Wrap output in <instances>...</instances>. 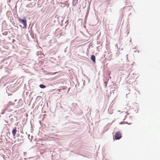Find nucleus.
<instances>
[{
	"label": "nucleus",
	"mask_w": 160,
	"mask_h": 160,
	"mask_svg": "<svg viewBox=\"0 0 160 160\" xmlns=\"http://www.w3.org/2000/svg\"><path fill=\"white\" fill-rule=\"evenodd\" d=\"M39 86L41 88H44L46 87V86L43 84H40Z\"/></svg>",
	"instance_id": "423d86ee"
},
{
	"label": "nucleus",
	"mask_w": 160,
	"mask_h": 160,
	"mask_svg": "<svg viewBox=\"0 0 160 160\" xmlns=\"http://www.w3.org/2000/svg\"><path fill=\"white\" fill-rule=\"evenodd\" d=\"M115 138L116 140L119 139L122 137L121 133L120 132H117L115 134Z\"/></svg>",
	"instance_id": "f257e3e1"
},
{
	"label": "nucleus",
	"mask_w": 160,
	"mask_h": 160,
	"mask_svg": "<svg viewBox=\"0 0 160 160\" xmlns=\"http://www.w3.org/2000/svg\"><path fill=\"white\" fill-rule=\"evenodd\" d=\"M57 73V72L54 73H53V74H56V73Z\"/></svg>",
	"instance_id": "0eeeda50"
},
{
	"label": "nucleus",
	"mask_w": 160,
	"mask_h": 160,
	"mask_svg": "<svg viewBox=\"0 0 160 160\" xmlns=\"http://www.w3.org/2000/svg\"><path fill=\"white\" fill-rule=\"evenodd\" d=\"M33 6V5L32 2H30L27 5L26 7H32Z\"/></svg>",
	"instance_id": "20e7f679"
},
{
	"label": "nucleus",
	"mask_w": 160,
	"mask_h": 160,
	"mask_svg": "<svg viewBox=\"0 0 160 160\" xmlns=\"http://www.w3.org/2000/svg\"><path fill=\"white\" fill-rule=\"evenodd\" d=\"M91 59L94 63L95 62V57L94 55H92L91 56Z\"/></svg>",
	"instance_id": "7ed1b4c3"
},
{
	"label": "nucleus",
	"mask_w": 160,
	"mask_h": 160,
	"mask_svg": "<svg viewBox=\"0 0 160 160\" xmlns=\"http://www.w3.org/2000/svg\"><path fill=\"white\" fill-rule=\"evenodd\" d=\"M19 20L21 22H22L25 27L26 28L27 26L26 20V18H24L23 19H20Z\"/></svg>",
	"instance_id": "f03ea898"
},
{
	"label": "nucleus",
	"mask_w": 160,
	"mask_h": 160,
	"mask_svg": "<svg viewBox=\"0 0 160 160\" xmlns=\"http://www.w3.org/2000/svg\"><path fill=\"white\" fill-rule=\"evenodd\" d=\"M16 129L15 128L12 130V133L13 136L15 135L16 133Z\"/></svg>",
	"instance_id": "39448f33"
}]
</instances>
